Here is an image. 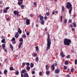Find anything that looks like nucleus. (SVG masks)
Instances as JSON below:
<instances>
[{
  "mask_svg": "<svg viewBox=\"0 0 77 77\" xmlns=\"http://www.w3.org/2000/svg\"><path fill=\"white\" fill-rule=\"evenodd\" d=\"M22 38H26V34H24L22 35Z\"/></svg>",
  "mask_w": 77,
  "mask_h": 77,
  "instance_id": "cd10ccee",
  "label": "nucleus"
},
{
  "mask_svg": "<svg viewBox=\"0 0 77 77\" xmlns=\"http://www.w3.org/2000/svg\"><path fill=\"white\" fill-rule=\"evenodd\" d=\"M71 42V40L68 39V38H65L64 40V45L69 46L70 45V43Z\"/></svg>",
  "mask_w": 77,
  "mask_h": 77,
  "instance_id": "7ed1b4c3",
  "label": "nucleus"
},
{
  "mask_svg": "<svg viewBox=\"0 0 77 77\" xmlns=\"http://www.w3.org/2000/svg\"><path fill=\"white\" fill-rule=\"evenodd\" d=\"M62 9L63 12H64V11H65V8H64V6H63Z\"/></svg>",
  "mask_w": 77,
  "mask_h": 77,
  "instance_id": "3c124183",
  "label": "nucleus"
},
{
  "mask_svg": "<svg viewBox=\"0 0 77 77\" xmlns=\"http://www.w3.org/2000/svg\"><path fill=\"white\" fill-rule=\"evenodd\" d=\"M23 42H20L19 45H23Z\"/></svg>",
  "mask_w": 77,
  "mask_h": 77,
  "instance_id": "e2e57ef3",
  "label": "nucleus"
},
{
  "mask_svg": "<svg viewBox=\"0 0 77 77\" xmlns=\"http://www.w3.org/2000/svg\"><path fill=\"white\" fill-rule=\"evenodd\" d=\"M60 55H61L62 57H64V54H63V52H60Z\"/></svg>",
  "mask_w": 77,
  "mask_h": 77,
  "instance_id": "2eb2a0df",
  "label": "nucleus"
},
{
  "mask_svg": "<svg viewBox=\"0 0 77 77\" xmlns=\"http://www.w3.org/2000/svg\"><path fill=\"white\" fill-rule=\"evenodd\" d=\"M54 14H55V12H54V11H53L52 13V15H54Z\"/></svg>",
  "mask_w": 77,
  "mask_h": 77,
  "instance_id": "774afa93",
  "label": "nucleus"
},
{
  "mask_svg": "<svg viewBox=\"0 0 77 77\" xmlns=\"http://www.w3.org/2000/svg\"><path fill=\"white\" fill-rule=\"evenodd\" d=\"M32 57H35L37 56V54L35 53H33L32 54Z\"/></svg>",
  "mask_w": 77,
  "mask_h": 77,
  "instance_id": "9b49d317",
  "label": "nucleus"
},
{
  "mask_svg": "<svg viewBox=\"0 0 77 77\" xmlns=\"http://www.w3.org/2000/svg\"><path fill=\"white\" fill-rule=\"evenodd\" d=\"M35 49L36 51H38V50H39V48H38V46H36V47Z\"/></svg>",
  "mask_w": 77,
  "mask_h": 77,
  "instance_id": "a878e982",
  "label": "nucleus"
},
{
  "mask_svg": "<svg viewBox=\"0 0 77 77\" xmlns=\"http://www.w3.org/2000/svg\"><path fill=\"white\" fill-rule=\"evenodd\" d=\"M25 65H26V63H22V65L23 66H25Z\"/></svg>",
  "mask_w": 77,
  "mask_h": 77,
  "instance_id": "6e6d98bb",
  "label": "nucleus"
},
{
  "mask_svg": "<svg viewBox=\"0 0 77 77\" xmlns=\"http://www.w3.org/2000/svg\"><path fill=\"white\" fill-rule=\"evenodd\" d=\"M34 66V65L33 63H31L30 64V66L31 68H32L33 67V66Z\"/></svg>",
  "mask_w": 77,
  "mask_h": 77,
  "instance_id": "b1692460",
  "label": "nucleus"
},
{
  "mask_svg": "<svg viewBox=\"0 0 77 77\" xmlns=\"http://www.w3.org/2000/svg\"><path fill=\"white\" fill-rule=\"evenodd\" d=\"M44 20L45 21H46L47 19H48V17L47 16H45L44 17Z\"/></svg>",
  "mask_w": 77,
  "mask_h": 77,
  "instance_id": "72a5a7b5",
  "label": "nucleus"
},
{
  "mask_svg": "<svg viewBox=\"0 0 77 77\" xmlns=\"http://www.w3.org/2000/svg\"><path fill=\"white\" fill-rule=\"evenodd\" d=\"M26 35H27V36H29V34H30V32H26Z\"/></svg>",
  "mask_w": 77,
  "mask_h": 77,
  "instance_id": "09e8293b",
  "label": "nucleus"
},
{
  "mask_svg": "<svg viewBox=\"0 0 77 77\" xmlns=\"http://www.w3.org/2000/svg\"><path fill=\"white\" fill-rule=\"evenodd\" d=\"M14 13L15 15H17V17H18V15H19V12L18 11H17L15 10L14 11Z\"/></svg>",
  "mask_w": 77,
  "mask_h": 77,
  "instance_id": "39448f33",
  "label": "nucleus"
},
{
  "mask_svg": "<svg viewBox=\"0 0 77 77\" xmlns=\"http://www.w3.org/2000/svg\"><path fill=\"white\" fill-rule=\"evenodd\" d=\"M42 72H39V75H40V76H41L42 75Z\"/></svg>",
  "mask_w": 77,
  "mask_h": 77,
  "instance_id": "79ce46f5",
  "label": "nucleus"
},
{
  "mask_svg": "<svg viewBox=\"0 0 77 77\" xmlns=\"http://www.w3.org/2000/svg\"><path fill=\"white\" fill-rule=\"evenodd\" d=\"M38 17H40V21H42L44 20V17L41 15L39 14L38 16Z\"/></svg>",
  "mask_w": 77,
  "mask_h": 77,
  "instance_id": "0eeeda50",
  "label": "nucleus"
},
{
  "mask_svg": "<svg viewBox=\"0 0 77 77\" xmlns=\"http://www.w3.org/2000/svg\"><path fill=\"white\" fill-rule=\"evenodd\" d=\"M30 67L29 66H27V67L26 68V70H30Z\"/></svg>",
  "mask_w": 77,
  "mask_h": 77,
  "instance_id": "2f4dec72",
  "label": "nucleus"
},
{
  "mask_svg": "<svg viewBox=\"0 0 77 77\" xmlns=\"http://www.w3.org/2000/svg\"><path fill=\"white\" fill-rule=\"evenodd\" d=\"M15 74L17 75L19 74V71L18 70H17V71L15 72Z\"/></svg>",
  "mask_w": 77,
  "mask_h": 77,
  "instance_id": "f3484780",
  "label": "nucleus"
},
{
  "mask_svg": "<svg viewBox=\"0 0 77 77\" xmlns=\"http://www.w3.org/2000/svg\"><path fill=\"white\" fill-rule=\"evenodd\" d=\"M32 74H35V71H32Z\"/></svg>",
  "mask_w": 77,
  "mask_h": 77,
  "instance_id": "5fc2aeb1",
  "label": "nucleus"
},
{
  "mask_svg": "<svg viewBox=\"0 0 77 77\" xmlns=\"http://www.w3.org/2000/svg\"><path fill=\"white\" fill-rule=\"evenodd\" d=\"M33 5L34 6H36L37 5V3L36 2H34L33 3Z\"/></svg>",
  "mask_w": 77,
  "mask_h": 77,
  "instance_id": "4c0bfd02",
  "label": "nucleus"
},
{
  "mask_svg": "<svg viewBox=\"0 0 77 77\" xmlns=\"http://www.w3.org/2000/svg\"><path fill=\"white\" fill-rule=\"evenodd\" d=\"M11 41H15V38L14 37H13L12 39L11 40Z\"/></svg>",
  "mask_w": 77,
  "mask_h": 77,
  "instance_id": "f704fd0d",
  "label": "nucleus"
},
{
  "mask_svg": "<svg viewBox=\"0 0 77 77\" xmlns=\"http://www.w3.org/2000/svg\"><path fill=\"white\" fill-rule=\"evenodd\" d=\"M46 14L47 16H50V12H47L46 13Z\"/></svg>",
  "mask_w": 77,
  "mask_h": 77,
  "instance_id": "e433bc0d",
  "label": "nucleus"
},
{
  "mask_svg": "<svg viewBox=\"0 0 77 77\" xmlns=\"http://www.w3.org/2000/svg\"><path fill=\"white\" fill-rule=\"evenodd\" d=\"M14 68L13 67H11L10 68V69L11 71H12L13 70Z\"/></svg>",
  "mask_w": 77,
  "mask_h": 77,
  "instance_id": "37998d69",
  "label": "nucleus"
},
{
  "mask_svg": "<svg viewBox=\"0 0 77 77\" xmlns=\"http://www.w3.org/2000/svg\"><path fill=\"white\" fill-rule=\"evenodd\" d=\"M19 41H20V42H23V39L22 38H20Z\"/></svg>",
  "mask_w": 77,
  "mask_h": 77,
  "instance_id": "c756f323",
  "label": "nucleus"
},
{
  "mask_svg": "<svg viewBox=\"0 0 77 77\" xmlns=\"http://www.w3.org/2000/svg\"><path fill=\"white\" fill-rule=\"evenodd\" d=\"M17 30L19 34H21V33H22V31L21 30V29H20V28H18Z\"/></svg>",
  "mask_w": 77,
  "mask_h": 77,
  "instance_id": "9d476101",
  "label": "nucleus"
},
{
  "mask_svg": "<svg viewBox=\"0 0 77 77\" xmlns=\"http://www.w3.org/2000/svg\"><path fill=\"white\" fill-rule=\"evenodd\" d=\"M23 76L24 77H29L27 73H25L23 75Z\"/></svg>",
  "mask_w": 77,
  "mask_h": 77,
  "instance_id": "ddd939ff",
  "label": "nucleus"
},
{
  "mask_svg": "<svg viewBox=\"0 0 77 77\" xmlns=\"http://www.w3.org/2000/svg\"><path fill=\"white\" fill-rule=\"evenodd\" d=\"M17 42L15 41H13V42H12V44H16Z\"/></svg>",
  "mask_w": 77,
  "mask_h": 77,
  "instance_id": "8fccbe9b",
  "label": "nucleus"
},
{
  "mask_svg": "<svg viewBox=\"0 0 77 77\" xmlns=\"http://www.w3.org/2000/svg\"><path fill=\"white\" fill-rule=\"evenodd\" d=\"M3 13H8V10L6 9H4L3 11Z\"/></svg>",
  "mask_w": 77,
  "mask_h": 77,
  "instance_id": "393cba45",
  "label": "nucleus"
},
{
  "mask_svg": "<svg viewBox=\"0 0 77 77\" xmlns=\"http://www.w3.org/2000/svg\"><path fill=\"white\" fill-rule=\"evenodd\" d=\"M10 47L12 50V51H14V47H13V46L12 45H10Z\"/></svg>",
  "mask_w": 77,
  "mask_h": 77,
  "instance_id": "4468645a",
  "label": "nucleus"
},
{
  "mask_svg": "<svg viewBox=\"0 0 77 77\" xmlns=\"http://www.w3.org/2000/svg\"><path fill=\"white\" fill-rule=\"evenodd\" d=\"M21 72V77H23V74Z\"/></svg>",
  "mask_w": 77,
  "mask_h": 77,
  "instance_id": "052dcab7",
  "label": "nucleus"
},
{
  "mask_svg": "<svg viewBox=\"0 0 77 77\" xmlns=\"http://www.w3.org/2000/svg\"><path fill=\"white\" fill-rule=\"evenodd\" d=\"M50 34L48 32V38L47 39V47L46 49V51H48V50H49L50 48V45L51 44V40H50Z\"/></svg>",
  "mask_w": 77,
  "mask_h": 77,
  "instance_id": "f257e3e1",
  "label": "nucleus"
},
{
  "mask_svg": "<svg viewBox=\"0 0 77 77\" xmlns=\"http://www.w3.org/2000/svg\"><path fill=\"white\" fill-rule=\"evenodd\" d=\"M41 24L42 25H44V20H42V21L41 22Z\"/></svg>",
  "mask_w": 77,
  "mask_h": 77,
  "instance_id": "c85d7f7f",
  "label": "nucleus"
},
{
  "mask_svg": "<svg viewBox=\"0 0 77 77\" xmlns=\"http://www.w3.org/2000/svg\"><path fill=\"white\" fill-rule=\"evenodd\" d=\"M54 65V66H56L57 65V62H56L55 63H54V64L53 65Z\"/></svg>",
  "mask_w": 77,
  "mask_h": 77,
  "instance_id": "ea45409f",
  "label": "nucleus"
},
{
  "mask_svg": "<svg viewBox=\"0 0 77 77\" xmlns=\"http://www.w3.org/2000/svg\"><path fill=\"white\" fill-rule=\"evenodd\" d=\"M7 73H8V71H7V70L5 69L4 71V73L5 75H6V74H7Z\"/></svg>",
  "mask_w": 77,
  "mask_h": 77,
  "instance_id": "4be33fe9",
  "label": "nucleus"
},
{
  "mask_svg": "<svg viewBox=\"0 0 77 77\" xmlns=\"http://www.w3.org/2000/svg\"><path fill=\"white\" fill-rule=\"evenodd\" d=\"M71 72H74V68H72V69H71Z\"/></svg>",
  "mask_w": 77,
  "mask_h": 77,
  "instance_id": "a18cd8bd",
  "label": "nucleus"
},
{
  "mask_svg": "<svg viewBox=\"0 0 77 77\" xmlns=\"http://www.w3.org/2000/svg\"><path fill=\"white\" fill-rule=\"evenodd\" d=\"M75 65H77V59L75 60Z\"/></svg>",
  "mask_w": 77,
  "mask_h": 77,
  "instance_id": "de8ad7c7",
  "label": "nucleus"
},
{
  "mask_svg": "<svg viewBox=\"0 0 77 77\" xmlns=\"http://www.w3.org/2000/svg\"><path fill=\"white\" fill-rule=\"evenodd\" d=\"M75 30V29H74V28H73L72 29V30L74 32V31Z\"/></svg>",
  "mask_w": 77,
  "mask_h": 77,
  "instance_id": "338daca9",
  "label": "nucleus"
},
{
  "mask_svg": "<svg viewBox=\"0 0 77 77\" xmlns=\"http://www.w3.org/2000/svg\"><path fill=\"white\" fill-rule=\"evenodd\" d=\"M71 21H72V20L70 19L69 20L68 23H71Z\"/></svg>",
  "mask_w": 77,
  "mask_h": 77,
  "instance_id": "603ef678",
  "label": "nucleus"
},
{
  "mask_svg": "<svg viewBox=\"0 0 77 77\" xmlns=\"http://www.w3.org/2000/svg\"><path fill=\"white\" fill-rule=\"evenodd\" d=\"M26 65L27 66H29L30 65V63H26Z\"/></svg>",
  "mask_w": 77,
  "mask_h": 77,
  "instance_id": "c03bdc74",
  "label": "nucleus"
},
{
  "mask_svg": "<svg viewBox=\"0 0 77 77\" xmlns=\"http://www.w3.org/2000/svg\"><path fill=\"white\" fill-rule=\"evenodd\" d=\"M46 74L47 75H48L50 74V72L49 71H47L46 72Z\"/></svg>",
  "mask_w": 77,
  "mask_h": 77,
  "instance_id": "dca6fc26",
  "label": "nucleus"
},
{
  "mask_svg": "<svg viewBox=\"0 0 77 77\" xmlns=\"http://www.w3.org/2000/svg\"><path fill=\"white\" fill-rule=\"evenodd\" d=\"M6 20L7 21H9V20H10V18L8 17L7 19H6Z\"/></svg>",
  "mask_w": 77,
  "mask_h": 77,
  "instance_id": "0e129e2a",
  "label": "nucleus"
},
{
  "mask_svg": "<svg viewBox=\"0 0 77 77\" xmlns=\"http://www.w3.org/2000/svg\"><path fill=\"white\" fill-rule=\"evenodd\" d=\"M73 27H76V23H75L74 22L73 23Z\"/></svg>",
  "mask_w": 77,
  "mask_h": 77,
  "instance_id": "bb28decb",
  "label": "nucleus"
},
{
  "mask_svg": "<svg viewBox=\"0 0 77 77\" xmlns=\"http://www.w3.org/2000/svg\"><path fill=\"white\" fill-rule=\"evenodd\" d=\"M50 67V66H48V65H45V68L46 69V70L48 71V70L49 69V68Z\"/></svg>",
  "mask_w": 77,
  "mask_h": 77,
  "instance_id": "f8f14e48",
  "label": "nucleus"
},
{
  "mask_svg": "<svg viewBox=\"0 0 77 77\" xmlns=\"http://www.w3.org/2000/svg\"><path fill=\"white\" fill-rule=\"evenodd\" d=\"M69 27H73V26H72V25H70Z\"/></svg>",
  "mask_w": 77,
  "mask_h": 77,
  "instance_id": "69168bd1",
  "label": "nucleus"
},
{
  "mask_svg": "<svg viewBox=\"0 0 77 77\" xmlns=\"http://www.w3.org/2000/svg\"><path fill=\"white\" fill-rule=\"evenodd\" d=\"M26 72V70L25 69H23L22 70L21 72L22 73H23V74L24 73H25V72Z\"/></svg>",
  "mask_w": 77,
  "mask_h": 77,
  "instance_id": "5701e85b",
  "label": "nucleus"
},
{
  "mask_svg": "<svg viewBox=\"0 0 77 77\" xmlns=\"http://www.w3.org/2000/svg\"><path fill=\"white\" fill-rule=\"evenodd\" d=\"M5 42V39H2L1 41V42H2V43H4Z\"/></svg>",
  "mask_w": 77,
  "mask_h": 77,
  "instance_id": "7c9ffc66",
  "label": "nucleus"
},
{
  "mask_svg": "<svg viewBox=\"0 0 77 77\" xmlns=\"http://www.w3.org/2000/svg\"><path fill=\"white\" fill-rule=\"evenodd\" d=\"M66 8L68 9H69V14H71V12L72 11V5L69 2H68L67 3L66 6Z\"/></svg>",
  "mask_w": 77,
  "mask_h": 77,
  "instance_id": "f03ea898",
  "label": "nucleus"
},
{
  "mask_svg": "<svg viewBox=\"0 0 77 77\" xmlns=\"http://www.w3.org/2000/svg\"><path fill=\"white\" fill-rule=\"evenodd\" d=\"M35 60L36 62H38L39 61V58H38V57H37L35 58Z\"/></svg>",
  "mask_w": 77,
  "mask_h": 77,
  "instance_id": "6ab92c4d",
  "label": "nucleus"
},
{
  "mask_svg": "<svg viewBox=\"0 0 77 77\" xmlns=\"http://www.w3.org/2000/svg\"><path fill=\"white\" fill-rule=\"evenodd\" d=\"M66 57L67 59H69V57H70V55H68Z\"/></svg>",
  "mask_w": 77,
  "mask_h": 77,
  "instance_id": "49530a36",
  "label": "nucleus"
},
{
  "mask_svg": "<svg viewBox=\"0 0 77 77\" xmlns=\"http://www.w3.org/2000/svg\"><path fill=\"white\" fill-rule=\"evenodd\" d=\"M67 22V19H65L64 20V23H66Z\"/></svg>",
  "mask_w": 77,
  "mask_h": 77,
  "instance_id": "473e14b6",
  "label": "nucleus"
},
{
  "mask_svg": "<svg viewBox=\"0 0 77 77\" xmlns=\"http://www.w3.org/2000/svg\"><path fill=\"white\" fill-rule=\"evenodd\" d=\"M21 45H18V48H19V49L21 48Z\"/></svg>",
  "mask_w": 77,
  "mask_h": 77,
  "instance_id": "680f3d73",
  "label": "nucleus"
},
{
  "mask_svg": "<svg viewBox=\"0 0 77 77\" xmlns=\"http://www.w3.org/2000/svg\"><path fill=\"white\" fill-rule=\"evenodd\" d=\"M2 47L3 48V50H4L5 52H7V50L5 48V44H3L2 45Z\"/></svg>",
  "mask_w": 77,
  "mask_h": 77,
  "instance_id": "20e7f679",
  "label": "nucleus"
},
{
  "mask_svg": "<svg viewBox=\"0 0 77 77\" xmlns=\"http://www.w3.org/2000/svg\"><path fill=\"white\" fill-rule=\"evenodd\" d=\"M29 15L30 17H33V15L32 14H30Z\"/></svg>",
  "mask_w": 77,
  "mask_h": 77,
  "instance_id": "4d7b16f0",
  "label": "nucleus"
},
{
  "mask_svg": "<svg viewBox=\"0 0 77 77\" xmlns=\"http://www.w3.org/2000/svg\"><path fill=\"white\" fill-rule=\"evenodd\" d=\"M65 65H68V61H66L65 62Z\"/></svg>",
  "mask_w": 77,
  "mask_h": 77,
  "instance_id": "c9c22d12",
  "label": "nucleus"
},
{
  "mask_svg": "<svg viewBox=\"0 0 77 77\" xmlns=\"http://www.w3.org/2000/svg\"><path fill=\"white\" fill-rule=\"evenodd\" d=\"M51 68L52 71H54V69H55V67H54V66L53 65H52L51 66Z\"/></svg>",
  "mask_w": 77,
  "mask_h": 77,
  "instance_id": "1a4fd4ad",
  "label": "nucleus"
},
{
  "mask_svg": "<svg viewBox=\"0 0 77 77\" xmlns=\"http://www.w3.org/2000/svg\"><path fill=\"white\" fill-rule=\"evenodd\" d=\"M62 17H63L62 16H61V17H60V18H61V19H60V23H62Z\"/></svg>",
  "mask_w": 77,
  "mask_h": 77,
  "instance_id": "58836bf2",
  "label": "nucleus"
},
{
  "mask_svg": "<svg viewBox=\"0 0 77 77\" xmlns=\"http://www.w3.org/2000/svg\"><path fill=\"white\" fill-rule=\"evenodd\" d=\"M64 69H65V70H66V69H67V67L66 66H64L63 67Z\"/></svg>",
  "mask_w": 77,
  "mask_h": 77,
  "instance_id": "a19ab883",
  "label": "nucleus"
},
{
  "mask_svg": "<svg viewBox=\"0 0 77 77\" xmlns=\"http://www.w3.org/2000/svg\"><path fill=\"white\" fill-rule=\"evenodd\" d=\"M55 74H58V69H57L54 71Z\"/></svg>",
  "mask_w": 77,
  "mask_h": 77,
  "instance_id": "a211bd4d",
  "label": "nucleus"
},
{
  "mask_svg": "<svg viewBox=\"0 0 77 77\" xmlns=\"http://www.w3.org/2000/svg\"><path fill=\"white\" fill-rule=\"evenodd\" d=\"M30 19H27L26 20V25H29V24H30Z\"/></svg>",
  "mask_w": 77,
  "mask_h": 77,
  "instance_id": "423d86ee",
  "label": "nucleus"
},
{
  "mask_svg": "<svg viewBox=\"0 0 77 77\" xmlns=\"http://www.w3.org/2000/svg\"><path fill=\"white\" fill-rule=\"evenodd\" d=\"M3 3V1H0V5H2Z\"/></svg>",
  "mask_w": 77,
  "mask_h": 77,
  "instance_id": "bf43d9fd",
  "label": "nucleus"
},
{
  "mask_svg": "<svg viewBox=\"0 0 77 77\" xmlns=\"http://www.w3.org/2000/svg\"><path fill=\"white\" fill-rule=\"evenodd\" d=\"M20 7L22 9H24V5H22L20 6Z\"/></svg>",
  "mask_w": 77,
  "mask_h": 77,
  "instance_id": "412c9836",
  "label": "nucleus"
},
{
  "mask_svg": "<svg viewBox=\"0 0 77 77\" xmlns=\"http://www.w3.org/2000/svg\"><path fill=\"white\" fill-rule=\"evenodd\" d=\"M6 10H7V11H8V9H9V7H7L6 8Z\"/></svg>",
  "mask_w": 77,
  "mask_h": 77,
  "instance_id": "13d9d810",
  "label": "nucleus"
},
{
  "mask_svg": "<svg viewBox=\"0 0 77 77\" xmlns=\"http://www.w3.org/2000/svg\"><path fill=\"white\" fill-rule=\"evenodd\" d=\"M17 4H18L19 6H21V5L23 4V2H18Z\"/></svg>",
  "mask_w": 77,
  "mask_h": 77,
  "instance_id": "aec40b11",
  "label": "nucleus"
},
{
  "mask_svg": "<svg viewBox=\"0 0 77 77\" xmlns=\"http://www.w3.org/2000/svg\"><path fill=\"white\" fill-rule=\"evenodd\" d=\"M19 34H18V32H17L16 33V34L15 35V37L16 38H18V37H19Z\"/></svg>",
  "mask_w": 77,
  "mask_h": 77,
  "instance_id": "6e6552de",
  "label": "nucleus"
},
{
  "mask_svg": "<svg viewBox=\"0 0 77 77\" xmlns=\"http://www.w3.org/2000/svg\"><path fill=\"white\" fill-rule=\"evenodd\" d=\"M35 23L36 24H37V23H39V20H37L36 21H35Z\"/></svg>",
  "mask_w": 77,
  "mask_h": 77,
  "instance_id": "864d4df0",
  "label": "nucleus"
}]
</instances>
